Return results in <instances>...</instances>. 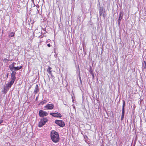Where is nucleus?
<instances>
[{"instance_id":"a211bd4d","label":"nucleus","mask_w":146,"mask_h":146,"mask_svg":"<svg viewBox=\"0 0 146 146\" xmlns=\"http://www.w3.org/2000/svg\"><path fill=\"white\" fill-rule=\"evenodd\" d=\"M143 66L145 69L146 68V62L144 61V63H143Z\"/></svg>"},{"instance_id":"39448f33","label":"nucleus","mask_w":146,"mask_h":146,"mask_svg":"<svg viewBox=\"0 0 146 146\" xmlns=\"http://www.w3.org/2000/svg\"><path fill=\"white\" fill-rule=\"evenodd\" d=\"M54 107V104H48L44 106V110H52Z\"/></svg>"},{"instance_id":"20e7f679","label":"nucleus","mask_w":146,"mask_h":146,"mask_svg":"<svg viewBox=\"0 0 146 146\" xmlns=\"http://www.w3.org/2000/svg\"><path fill=\"white\" fill-rule=\"evenodd\" d=\"M125 103L124 100H123V106H122V114H121V121H122L123 119L124 115V113H125Z\"/></svg>"},{"instance_id":"f3484780","label":"nucleus","mask_w":146,"mask_h":146,"mask_svg":"<svg viewBox=\"0 0 146 146\" xmlns=\"http://www.w3.org/2000/svg\"><path fill=\"white\" fill-rule=\"evenodd\" d=\"M15 33L13 32H11L9 35V37H13L14 36Z\"/></svg>"},{"instance_id":"bb28decb","label":"nucleus","mask_w":146,"mask_h":146,"mask_svg":"<svg viewBox=\"0 0 146 146\" xmlns=\"http://www.w3.org/2000/svg\"><path fill=\"white\" fill-rule=\"evenodd\" d=\"M135 142L134 143V146H135Z\"/></svg>"},{"instance_id":"0eeeda50","label":"nucleus","mask_w":146,"mask_h":146,"mask_svg":"<svg viewBox=\"0 0 146 146\" xmlns=\"http://www.w3.org/2000/svg\"><path fill=\"white\" fill-rule=\"evenodd\" d=\"M105 11L104 10V8L103 7H100L99 9V13L100 16H101L102 15L103 17L105 18Z\"/></svg>"},{"instance_id":"9b49d317","label":"nucleus","mask_w":146,"mask_h":146,"mask_svg":"<svg viewBox=\"0 0 146 146\" xmlns=\"http://www.w3.org/2000/svg\"><path fill=\"white\" fill-rule=\"evenodd\" d=\"M16 64V63L15 62H13L9 66V68H10L11 71H13V68L15 67V64Z\"/></svg>"},{"instance_id":"dca6fc26","label":"nucleus","mask_w":146,"mask_h":146,"mask_svg":"<svg viewBox=\"0 0 146 146\" xmlns=\"http://www.w3.org/2000/svg\"><path fill=\"white\" fill-rule=\"evenodd\" d=\"M52 68L50 66H48V69L47 70V71L48 73L50 75L52 74V72L51 71Z\"/></svg>"},{"instance_id":"5701e85b","label":"nucleus","mask_w":146,"mask_h":146,"mask_svg":"<svg viewBox=\"0 0 146 146\" xmlns=\"http://www.w3.org/2000/svg\"><path fill=\"white\" fill-rule=\"evenodd\" d=\"M120 21H121V20H118V23L119 25H120Z\"/></svg>"},{"instance_id":"1a4fd4ad","label":"nucleus","mask_w":146,"mask_h":146,"mask_svg":"<svg viewBox=\"0 0 146 146\" xmlns=\"http://www.w3.org/2000/svg\"><path fill=\"white\" fill-rule=\"evenodd\" d=\"M50 115H52L54 117H62L61 115L58 112L54 113H50Z\"/></svg>"},{"instance_id":"6ab92c4d","label":"nucleus","mask_w":146,"mask_h":146,"mask_svg":"<svg viewBox=\"0 0 146 146\" xmlns=\"http://www.w3.org/2000/svg\"><path fill=\"white\" fill-rule=\"evenodd\" d=\"M46 102V100H44L42 101L40 103L41 104H45Z\"/></svg>"},{"instance_id":"cd10ccee","label":"nucleus","mask_w":146,"mask_h":146,"mask_svg":"<svg viewBox=\"0 0 146 146\" xmlns=\"http://www.w3.org/2000/svg\"><path fill=\"white\" fill-rule=\"evenodd\" d=\"M8 74H7V77H8Z\"/></svg>"},{"instance_id":"4be33fe9","label":"nucleus","mask_w":146,"mask_h":146,"mask_svg":"<svg viewBox=\"0 0 146 146\" xmlns=\"http://www.w3.org/2000/svg\"><path fill=\"white\" fill-rule=\"evenodd\" d=\"M47 46L48 47H50L51 46V45L50 44H47Z\"/></svg>"},{"instance_id":"9d476101","label":"nucleus","mask_w":146,"mask_h":146,"mask_svg":"<svg viewBox=\"0 0 146 146\" xmlns=\"http://www.w3.org/2000/svg\"><path fill=\"white\" fill-rule=\"evenodd\" d=\"M39 91V89L38 88V85L36 84L35 87V89L34 90V93L35 94L38 93Z\"/></svg>"},{"instance_id":"4468645a","label":"nucleus","mask_w":146,"mask_h":146,"mask_svg":"<svg viewBox=\"0 0 146 146\" xmlns=\"http://www.w3.org/2000/svg\"><path fill=\"white\" fill-rule=\"evenodd\" d=\"M41 120L43 122L44 124H45L48 121L47 119L46 118H43L42 119H41Z\"/></svg>"},{"instance_id":"f03ea898","label":"nucleus","mask_w":146,"mask_h":146,"mask_svg":"<svg viewBox=\"0 0 146 146\" xmlns=\"http://www.w3.org/2000/svg\"><path fill=\"white\" fill-rule=\"evenodd\" d=\"M14 81L11 80V81L9 82H8L7 83V84L6 85V89L5 87H4V93H6V91L7 90H9L10 88L11 87L12 85L14 83Z\"/></svg>"},{"instance_id":"c85d7f7f","label":"nucleus","mask_w":146,"mask_h":146,"mask_svg":"<svg viewBox=\"0 0 146 146\" xmlns=\"http://www.w3.org/2000/svg\"><path fill=\"white\" fill-rule=\"evenodd\" d=\"M1 123H0V124H1Z\"/></svg>"},{"instance_id":"aec40b11","label":"nucleus","mask_w":146,"mask_h":146,"mask_svg":"<svg viewBox=\"0 0 146 146\" xmlns=\"http://www.w3.org/2000/svg\"><path fill=\"white\" fill-rule=\"evenodd\" d=\"M89 72H90V74H93V71L92 70L91 68H90Z\"/></svg>"},{"instance_id":"6e6552de","label":"nucleus","mask_w":146,"mask_h":146,"mask_svg":"<svg viewBox=\"0 0 146 146\" xmlns=\"http://www.w3.org/2000/svg\"><path fill=\"white\" fill-rule=\"evenodd\" d=\"M11 71H12V73L11 74V80L15 81L16 78L15 76L16 74V72L13 70Z\"/></svg>"},{"instance_id":"393cba45","label":"nucleus","mask_w":146,"mask_h":146,"mask_svg":"<svg viewBox=\"0 0 146 146\" xmlns=\"http://www.w3.org/2000/svg\"><path fill=\"white\" fill-rule=\"evenodd\" d=\"M51 76L52 78H54V76L52 74H51Z\"/></svg>"},{"instance_id":"412c9836","label":"nucleus","mask_w":146,"mask_h":146,"mask_svg":"<svg viewBox=\"0 0 146 146\" xmlns=\"http://www.w3.org/2000/svg\"><path fill=\"white\" fill-rule=\"evenodd\" d=\"M92 78H93V79H94V74H92Z\"/></svg>"},{"instance_id":"2eb2a0df","label":"nucleus","mask_w":146,"mask_h":146,"mask_svg":"<svg viewBox=\"0 0 146 146\" xmlns=\"http://www.w3.org/2000/svg\"><path fill=\"white\" fill-rule=\"evenodd\" d=\"M45 124H44L43 122L40 120V121L38 123V127H41L44 125Z\"/></svg>"},{"instance_id":"f8f14e48","label":"nucleus","mask_w":146,"mask_h":146,"mask_svg":"<svg viewBox=\"0 0 146 146\" xmlns=\"http://www.w3.org/2000/svg\"><path fill=\"white\" fill-rule=\"evenodd\" d=\"M123 14V11H121L119 13V20H121L122 18Z\"/></svg>"},{"instance_id":"f257e3e1","label":"nucleus","mask_w":146,"mask_h":146,"mask_svg":"<svg viewBox=\"0 0 146 146\" xmlns=\"http://www.w3.org/2000/svg\"><path fill=\"white\" fill-rule=\"evenodd\" d=\"M50 136L52 141L54 143L58 142L60 139L58 133L54 130L52 131L51 132Z\"/></svg>"},{"instance_id":"b1692460","label":"nucleus","mask_w":146,"mask_h":146,"mask_svg":"<svg viewBox=\"0 0 146 146\" xmlns=\"http://www.w3.org/2000/svg\"><path fill=\"white\" fill-rule=\"evenodd\" d=\"M3 120H0V123H2L3 122Z\"/></svg>"},{"instance_id":"a878e982","label":"nucleus","mask_w":146,"mask_h":146,"mask_svg":"<svg viewBox=\"0 0 146 146\" xmlns=\"http://www.w3.org/2000/svg\"><path fill=\"white\" fill-rule=\"evenodd\" d=\"M79 78H80V80L81 81V77H80H80H79Z\"/></svg>"},{"instance_id":"ddd939ff","label":"nucleus","mask_w":146,"mask_h":146,"mask_svg":"<svg viewBox=\"0 0 146 146\" xmlns=\"http://www.w3.org/2000/svg\"><path fill=\"white\" fill-rule=\"evenodd\" d=\"M22 67V66H21L20 67L17 66L14 67L13 68V70H17L21 69Z\"/></svg>"},{"instance_id":"423d86ee","label":"nucleus","mask_w":146,"mask_h":146,"mask_svg":"<svg viewBox=\"0 0 146 146\" xmlns=\"http://www.w3.org/2000/svg\"><path fill=\"white\" fill-rule=\"evenodd\" d=\"M39 115L40 117H43L45 116H47L48 114L45 111H44L43 110H40L39 112Z\"/></svg>"},{"instance_id":"7ed1b4c3","label":"nucleus","mask_w":146,"mask_h":146,"mask_svg":"<svg viewBox=\"0 0 146 146\" xmlns=\"http://www.w3.org/2000/svg\"><path fill=\"white\" fill-rule=\"evenodd\" d=\"M55 122L61 127H63L65 125L64 122L62 120H56L55 121Z\"/></svg>"}]
</instances>
